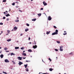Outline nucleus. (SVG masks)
Segmentation results:
<instances>
[{
	"mask_svg": "<svg viewBox=\"0 0 74 74\" xmlns=\"http://www.w3.org/2000/svg\"><path fill=\"white\" fill-rule=\"evenodd\" d=\"M10 31L8 30V34H9L10 33Z\"/></svg>",
	"mask_w": 74,
	"mask_h": 74,
	"instance_id": "obj_38",
	"label": "nucleus"
},
{
	"mask_svg": "<svg viewBox=\"0 0 74 74\" xmlns=\"http://www.w3.org/2000/svg\"><path fill=\"white\" fill-rule=\"evenodd\" d=\"M15 3H18V2H16Z\"/></svg>",
	"mask_w": 74,
	"mask_h": 74,
	"instance_id": "obj_54",
	"label": "nucleus"
},
{
	"mask_svg": "<svg viewBox=\"0 0 74 74\" xmlns=\"http://www.w3.org/2000/svg\"><path fill=\"white\" fill-rule=\"evenodd\" d=\"M28 52H32V50L30 49H29L28 50Z\"/></svg>",
	"mask_w": 74,
	"mask_h": 74,
	"instance_id": "obj_11",
	"label": "nucleus"
},
{
	"mask_svg": "<svg viewBox=\"0 0 74 74\" xmlns=\"http://www.w3.org/2000/svg\"><path fill=\"white\" fill-rule=\"evenodd\" d=\"M7 1V0H3L2 1L3 2H6Z\"/></svg>",
	"mask_w": 74,
	"mask_h": 74,
	"instance_id": "obj_30",
	"label": "nucleus"
},
{
	"mask_svg": "<svg viewBox=\"0 0 74 74\" xmlns=\"http://www.w3.org/2000/svg\"><path fill=\"white\" fill-rule=\"evenodd\" d=\"M23 35V34H21L20 35L21 36H22Z\"/></svg>",
	"mask_w": 74,
	"mask_h": 74,
	"instance_id": "obj_49",
	"label": "nucleus"
},
{
	"mask_svg": "<svg viewBox=\"0 0 74 74\" xmlns=\"http://www.w3.org/2000/svg\"><path fill=\"white\" fill-rule=\"evenodd\" d=\"M23 64V63L22 62H19L18 64H19L20 66H21V64Z\"/></svg>",
	"mask_w": 74,
	"mask_h": 74,
	"instance_id": "obj_7",
	"label": "nucleus"
},
{
	"mask_svg": "<svg viewBox=\"0 0 74 74\" xmlns=\"http://www.w3.org/2000/svg\"><path fill=\"white\" fill-rule=\"evenodd\" d=\"M57 43H58V44H60V41H57Z\"/></svg>",
	"mask_w": 74,
	"mask_h": 74,
	"instance_id": "obj_29",
	"label": "nucleus"
},
{
	"mask_svg": "<svg viewBox=\"0 0 74 74\" xmlns=\"http://www.w3.org/2000/svg\"><path fill=\"white\" fill-rule=\"evenodd\" d=\"M25 32H27V31H29V29H25Z\"/></svg>",
	"mask_w": 74,
	"mask_h": 74,
	"instance_id": "obj_21",
	"label": "nucleus"
},
{
	"mask_svg": "<svg viewBox=\"0 0 74 74\" xmlns=\"http://www.w3.org/2000/svg\"><path fill=\"white\" fill-rule=\"evenodd\" d=\"M64 33L63 34V35H66V34H67V33H66V32L64 31Z\"/></svg>",
	"mask_w": 74,
	"mask_h": 74,
	"instance_id": "obj_13",
	"label": "nucleus"
},
{
	"mask_svg": "<svg viewBox=\"0 0 74 74\" xmlns=\"http://www.w3.org/2000/svg\"><path fill=\"white\" fill-rule=\"evenodd\" d=\"M3 33V31H1V34H2Z\"/></svg>",
	"mask_w": 74,
	"mask_h": 74,
	"instance_id": "obj_53",
	"label": "nucleus"
},
{
	"mask_svg": "<svg viewBox=\"0 0 74 74\" xmlns=\"http://www.w3.org/2000/svg\"><path fill=\"white\" fill-rule=\"evenodd\" d=\"M3 13L4 14H6V13H5V12H3Z\"/></svg>",
	"mask_w": 74,
	"mask_h": 74,
	"instance_id": "obj_52",
	"label": "nucleus"
},
{
	"mask_svg": "<svg viewBox=\"0 0 74 74\" xmlns=\"http://www.w3.org/2000/svg\"><path fill=\"white\" fill-rule=\"evenodd\" d=\"M42 61L43 62H44V61H43V60H42Z\"/></svg>",
	"mask_w": 74,
	"mask_h": 74,
	"instance_id": "obj_62",
	"label": "nucleus"
},
{
	"mask_svg": "<svg viewBox=\"0 0 74 74\" xmlns=\"http://www.w3.org/2000/svg\"><path fill=\"white\" fill-rule=\"evenodd\" d=\"M21 49L22 50H23L24 49V47H22L21 48Z\"/></svg>",
	"mask_w": 74,
	"mask_h": 74,
	"instance_id": "obj_27",
	"label": "nucleus"
},
{
	"mask_svg": "<svg viewBox=\"0 0 74 74\" xmlns=\"http://www.w3.org/2000/svg\"><path fill=\"white\" fill-rule=\"evenodd\" d=\"M3 25V23H0V25Z\"/></svg>",
	"mask_w": 74,
	"mask_h": 74,
	"instance_id": "obj_32",
	"label": "nucleus"
},
{
	"mask_svg": "<svg viewBox=\"0 0 74 74\" xmlns=\"http://www.w3.org/2000/svg\"><path fill=\"white\" fill-rule=\"evenodd\" d=\"M12 31H14V29H12Z\"/></svg>",
	"mask_w": 74,
	"mask_h": 74,
	"instance_id": "obj_59",
	"label": "nucleus"
},
{
	"mask_svg": "<svg viewBox=\"0 0 74 74\" xmlns=\"http://www.w3.org/2000/svg\"><path fill=\"white\" fill-rule=\"evenodd\" d=\"M55 50L56 51H58V50L57 49H55Z\"/></svg>",
	"mask_w": 74,
	"mask_h": 74,
	"instance_id": "obj_39",
	"label": "nucleus"
},
{
	"mask_svg": "<svg viewBox=\"0 0 74 74\" xmlns=\"http://www.w3.org/2000/svg\"><path fill=\"white\" fill-rule=\"evenodd\" d=\"M26 25L27 26H29V24L28 23H27Z\"/></svg>",
	"mask_w": 74,
	"mask_h": 74,
	"instance_id": "obj_34",
	"label": "nucleus"
},
{
	"mask_svg": "<svg viewBox=\"0 0 74 74\" xmlns=\"http://www.w3.org/2000/svg\"><path fill=\"white\" fill-rule=\"evenodd\" d=\"M41 10H43V8H41Z\"/></svg>",
	"mask_w": 74,
	"mask_h": 74,
	"instance_id": "obj_44",
	"label": "nucleus"
},
{
	"mask_svg": "<svg viewBox=\"0 0 74 74\" xmlns=\"http://www.w3.org/2000/svg\"><path fill=\"white\" fill-rule=\"evenodd\" d=\"M6 16L8 17V16H10V15L9 14H8L6 15H5Z\"/></svg>",
	"mask_w": 74,
	"mask_h": 74,
	"instance_id": "obj_20",
	"label": "nucleus"
},
{
	"mask_svg": "<svg viewBox=\"0 0 74 74\" xmlns=\"http://www.w3.org/2000/svg\"><path fill=\"white\" fill-rule=\"evenodd\" d=\"M34 42H35V45H36V42L34 41Z\"/></svg>",
	"mask_w": 74,
	"mask_h": 74,
	"instance_id": "obj_51",
	"label": "nucleus"
},
{
	"mask_svg": "<svg viewBox=\"0 0 74 74\" xmlns=\"http://www.w3.org/2000/svg\"><path fill=\"white\" fill-rule=\"evenodd\" d=\"M7 21H9V18H7Z\"/></svg>",
	"mask_w": 74,
	"mask_h": 74,
	"instance_id": "obj_45",
	"label": "nucleus"
},
{
	"mask_svg": "<svg viewBox=\"0 0 74 74\" xmlns=\"http://www.w3.org/2000/svg\"><path fill=\"white\" fill-rule=\"evenodd\" d=\"M23 59H26V57H23Z\"/></svg>",
	"mask_w": 74,
	"mask_h": 74,
	"instance_id": "obj_46",
	"label": "nucleus"
},
{
	"mask_svg": "<svg viewBox=\"0 0 74 74\" xmlns=\"http://www.w3.org/2000/svg\"><path fill=\"white\" fill-rule=\"evenodd\" d=\"M50 31H49V32H47L46 33V34H49L50 33Z\"/></svg>",
	"mask_w": 74,
	"mask_h": 74,
	"instance_id": "obj_12",
	"label": "nucleus"
},
{
	"mask_svg": "<svg viewBox=\"0 0 74 74\" xmlns=\"http://www.w3.org/2000/svg\"><path fill=\"white\" fill-rule=\"evenodd\" d=\"M69 55H73V52H72L69 53Z\"/></svg>",
	"mask_w": 74,
	"mask_h": 74,
	"instance_id": "obj_24",
	"label": "nucleus"
},
{
	"mask_svg": "<svg viewBox=\"0 0 74 74\" xmlns=\"http://www.w3.org/2000/svg\"><path fill=\"white\" fill-rule=\"evenodd\" d=\"M43 4L44 5H47V3H46V2H45L44 1L43 2Z\"/></svg>",
	"mask_w": 74,
	"mask_h": 74,
	"instance_id": "obj_5",
	"label": "nucleus"
},
{
	"mask_svg": "<svg viewBox=\"0 0 74 74\" xmlns=\"http://www.w3.org/2000/svg\"><path fill=\"white\" fill-rule=\"evenodd\" d=\"M19 11H20V12H22V10H19Z\"/></svg>",
	"mask_w": 74,
	"mask_h": 74,
	"instance_id": "obj_43",
	"label": "nucleus"
},
{
	"mask_svg": "<svg viewBox=\"0 0 74 74\" xmlns=\"http://www.w3.org/2000/svg\"><path fill=\"white\" fill-rule=\"evenodd\" d=\"M7 41L8 42L10 41H11V39H9L7 40Z\"/></svg>",
	"mask_w": 74,
	"mask_h": 74,
	"instance_id": "obj_22",
	"label": "nucleus"
},
{
	"mask_svg": "<svg viewBox=\"0 0 74 74\" xmlns=\"http://www.w3.org/2000/svg\"><path fill=\"white\" fill-rule=\"evenodd\" d=\"M38 16H41V13H40L39 14H38Z\"/></svg>",
	"mask_w": 74,
	"mask_h": 74,
	"instance_id": "obj_28",
	"label": "nucleus"
},
{
	"mask_svg": "<svg viewBox=\"0 0 74 74\" xmlns=\"http://www.w3.org/2000/svg\"><path fill=\"white\" fill-rule=\"evenodd\" d=\"M25 70L27 71H29V69H28V68H26L25 69Z\"/></svg>",
	"mask_w": 74,
	"mask_h": 74,
	"instance_id": "obj_25",
	"label": "nucleus"
},
{
	"mask_svg": "<svg viewBox=\"0 0 74 74\" xmlns=\"http://www.w3.org/2000/svg\"><path fill=\"white\" fill-rule=\"evenodd\" d=\"M12 63H13V64H15V62H14V61H12Z\"/></svg>",
	"mask_w": 74,
	"mask_h": 74,
	"instance_id": "obj_26",
	"label": "nucleus"
},
{
	"mask_svg": "<svg viewBox=\"0 0 74 74\" xmlns=\"http://www.w3.org/2000/svg\"><path fill=\"white\" fill-rule=\"evenodd\" d=\"M55 33L56 34H58V30L56 29Z\"/></svg>",
	"mask_w": 74,
	"mask_h": 74,
	"instance_id": "obj_6",
	"label": "nucleus"
},
{
	"mask_svg": "<svg viewBox=\"0 0 74 74\" xmlns=\"http://www.w3.org/2000/svg\"><path fill=\"white\" fill-rule=\"evenodd\" d=\"M15 22H19V20H16L15 21Z\"/></svg>",
	"mask_w": 74,
	"mask_h": 74,
	"instance_id": "obj_31",
	"label": "nucleus"
},
{
	"mask_svg": "<svg viewBox=\"0 0 74 74\" xmlns=\"http://www.w3.org/2000/svg\"><path fill=\"white\" fill-rule=\"evenodd\" d=\"M17 19H19V17H17Z\"/></svg>",
	"mask_w": 74,
	"mask_h": 74,
	"instance_id": "obj_58",
	"label": "nucleus"
},
{
	"mask_svg": "<svg viewBox=\"0 0 74 74\" xmlns=\"http://www.w3.org/2000/svg\"><path fill=\"white\" fill-rule=\"evenodd\" d=\"M15 3H12V4L13 5H15Z\"/></svg>",
	"mask_w": 74,
	"mask_h": 74,
	"instance_id": "obj_36",
	"label": "nucleus"
},
{
	"mask_svg": "<svg viewBox=\"0 0 74 74\" xmlns=\"http://www.w3.org/2000/svg\"><path fill=\"white\" fill-rule=\"evenodd\" d=\"M7 48H5L4 50H5V51H7Z\"/></svg>",
	"mask_w": 74,
	"mask_h": 74,
	"instance_id": "obj_33",
	"label": "nucleus"
},
{
	"mask_svg": "<svg viewBox=\"0 0 74 74\" xmlns=\"http://www.w3.org/2000/svg\"><path fill=\"white\" fill-rule=\"evenodd\" d=\"M43 74H49V73H43Z\"/></svg>",
	"mask_w": 74,
	"mask_h": 74,
	"instance_id": "obj_47",
	"label": "nucleus"
},
{
	"mask_svg": "<svg viewBox=\"0 0 74 74\" xmlns=\"http://www.w3.org/2000/svg\"><path fill=\"white\" fill-rule=\"evenodd\" d=\"M19 47H15V49H19Z\"/></svg>",
	"mask_w": 74,
	"mask_h": 74,
	"instance_id": "obj_16",
	"label": "nucleus"
},
{
	"mask_svg": "<svg viewBox=\"0 0 74 74\" xmlns=\"http://www.w3.org/2000/svg\"><path fill=\"white\" fill-rule=\"evenodd\" d=\"M25 52V51H23V53H24V52Z\"/></svg>",
	"mask_w": 74,
	"mask_h": 74,
	"instance_id": "obj_56",
	"label": "nucleus"
},
{
	"mask_svg": "<svg viewBox=\"0 0 74 74\" xmlns=\"http://www.w3.org/2000/svg\"><path fill=\"white\" fill-rule=\"evenodd\" d=\"M32 21H36V18H35L34 19H33L32 20Z\"/></svg>",
	"mask_w": 74,
	"mask_h": 74,
	"instance_id": "obj_17",
	"label": "nucleus"
},
{
	"mask_svg": "<svg viewBox=\"0 0 74 74\" xmlns=\"http://www.w3.org/2000/svg\"><path fill=\"white\" fill-rule=\"evenodd\" d=\"M49 60H50V62H51L52 60H51V58H49Z\"/></svg>",
	"mask_w": 74,
	"mask_h": 74,
	"instance_id": "obj_35",
	"label": "nucleus"
},
{
	"mask_svg": "<svg viewBox=\"0 0 74 74\" xmlns=\"http://www.w3.org/2000/svg\"><path fill=\"white\" fill-rule=\"evenodd\" d=\"M13 29L14 30H17L18 27H14Z\"/></svg>",
	"mask_w": 74,
	"mask_h": 74,
	"instance_id": "obj_8",
	"label": "nucleus"
},
{
	"mask_svg": "<svg viewBox=\"0 0 74 74\" xmlns=\"http://www.w3.org/2000/svg\"><path fill=\"white\" fill-rule=\"evenodd\" d=\"M49 71H52V69L50 68L49 69Z\"/></svg>",
	"mask_w": 74,
	"mask_h": 74,
	"instance_id": "obj_23",
	"label": "nucleus"
},
{
	"mask_svg": "<svg viewBox=\"0 0 74 74\" xmlns=\"http://www.w3.org/2000/svg\"><path fill=\"white\" fill-rule=\"evenodd\" d=\"M53 27L54 28H55V29H56V28H57V27L55 26H53Z\"/></svg>",
	"mask_w": 74,
	"mask_h": 74,
	"instance_id": "obj_37",
	"label": "nucleus"
},
{
	"mask_svg": "<svg viewBox=\"0 0 74 74\" xmlns=\"http://www.w3.org/2000/svg\"><path fill=\"white\" fill-rule=\"evenodd\" d=\"M18 59H19V60H22V58L20 57H18L17 58Z\"/></svg>",
	"mask_w": 74,
	"mask_h": 74,
	"instance_id": "obj_9",
	"label": "nucleus"
},
{
	"mask_svg": "<svg viewBox=\"0 0 74 74\" xmlns=\"http://www.w3.org/2000/svg\"><path fill=\"white\" fill-rule=\"evenodd\" d=\"M4 56V55L3 54H1L0 55V57L1 58H3Z\"/></svg>",
	"mask_w": 74,
	"mask_h": 74,
	"instance_id": "obj_10",
	"label": "nucleus"
},
{
	"mask_svg": "<svg viewBox=\"0 0 74 74\" xmlns=\"http://www.w3.org/2000/svg\"><path fill=\"white\" fill-rule=\"evenodd\" d=\"M31 1H33V0H31Z\"/></svg>",
	"mask_w": 74,
	"mask_h": 74,
	"instance_id": "obj_63",
	"label": "nucleus"
},
{
	"mask_svg": "<svg viewBox=\"0 0 74 74\" xmlns=\"http://www.w3.org/2000/svg\"><path fill=\"white\" fill-rule=\"evenodd\" d=\"M6 12H8V11H5Z\"/></svg>",
	"mask_w": 74,
	"mask_h": 74,
	"instance_id": "obj_55",
	"label": "nucleus"
},
{
	"mask_svg": "<svg viewBox=\"0 0 74 74\" xmlns=\"http://www.w3.org/2000/svg\"><path fill=\"white\" fill-rule=\"evenodd\" d=\"M6 35H8V34H7Z\"/></svg>",
	"mask_w": 74,
	"mask_h": 74,
	"instance_id": "obj_61",
	"label": "nucleus"
},
{
	"mask_svg": "<svg viewBox=\"0 0 74 74\" xmlns=\"http://www.w3.org/2000/svg\"><path fill=\"white\" fill-rule=\"evenodd\" d=\"M63 47L62 46H61V47H60V51H63V49L62 48Z\"/></svg>",
	"mask_w": 74,
	"mask_h": 74,
	"instance_id": "obj_1",
	"label": "nucleus"
},
{
	"mask_svg": "<svg viewBox=\"0 0 74 74\" xmlns=\"http://www.w3.org/2000/svg\"><path fill=\"white\" fill-rule=\"evenodd\" d=\"M27 64L26 65H24V66L25 67V68H27Z\"/></svg>",
	"mask_w": 74,
	"mask_h": 74,
	"instance_id": "obj_14",
	"label": "nucleus"
},
{
	"mask_svg": "<svg viewBox=\"0 0 74 74\" xmlns=\"http://www.w3.org/2000/svg\"><path fill=\"white\" fill-rule=\"evenodd\" d=\"M37 45L33 46V48L34 49H36V48H37Z\"/></svg>",
	"mask_w": 74,
	"mask_h": 74,
	"instance_id": "obj_4",
	"label": "nucleus"
},
{
	"mask_svg": "<svg viewBox=\"0 0 74 74\" xmlns=\"http://www.w3.org/2000/svg\"><path fill=\"white\" fill-rule=\"evenodd\" d=\"M55 34H56V33L55 32L53 33L52 34V35H55Z\"/></svg>",
	"mask_w": 74,
	"mask_h": 74,
	"instance_id": "obj_18",
	"label": "nucleus"
},
{
	"mask_svg": "<svg viewBox=\"0 0 74 74\" xmlns=\"http://www.w3.org/2000/svg\"><path fill=\"white\" fill-rule=\"evenodd\" d=\"M23 55H24V56H26V54L25 53H22Z\"/></svg>",
	"mask_w": 74,
	"mask_h": 74,
	"instance_id": "obj_15",
	"label": "nucleus"
},
{
	"mask_svg": "<svg viewBox=\"0 0 74 74\" xmlns=\"http://www.w3.org/2000/svg\"><path fill=\"white\" fill-rule=\"evenodd\" d=\"M3 73H4V74H7L6 72H3Z\"/></svg>",
	"mask_w": 74,
	"mask_h": 74,
	"instance_id": "obj_40",
	"label": "nucleus"
},
{
	"mask_svg": "<svg viewBox=\"0 0 74 74\" xmlns=\"http://www.w3.org/2000/svg\"><path fill=\"white\" fill-rule=\"evenodd\" d=\"M29 44H31V43H32L31 42H30L29 43Z\"/></svg>",
	"mask_w": 74,
	"mask_h": 74,
	"instance_id": "obj_60",
	"label": "nucleus"
},
{
	"mask_svg": "<svg viewBox=\"0 0 74 74\" xmlns=\"http://www.w3.org/2000/svg\"><path fill=\"white\" fill-rule=\"evenodd\" d=\"M5 63H8L10 62V61L7 59H5Z\"/></svg>",
	"mask_w": 74,
	"mask_h": 74,
	"instance_id": "obj_3",
	"label": "nucleus"
},
{
	"mask_svg": "<svg viewBox=\"0 0 74 74\" xmlns=\"http://www.w3.org/2000/svg\"><path fill=\"white\" fill-rule=\"evenodd\" d=\"M15 55V54L13 53H11V56H12V55Z\"/></svg>",
	"mask_w": 74,
	"mask_h": 74,
	"instance_id": "obj_19",
	"label": "nucleus"
},
{
	"mask_svg": "<svg viewBox=\"0 0 74 74\" xmlns=\"http://www.w3.org/2000/svg\"><path fill=\"white\" fill-rule=\"evenodd\" d=\"M52 19V18H51V16H49L48 17V20L49 21H51Z\"/></svg>",
	"mask_w": 74,
	"mask_h": 74,
	"instance_id": "obj_2",
	"label": "nucleus"
},
{
	"mask_svg": "<svg viewBox=\"0 0 74 74\" xmlns=\"http://www.w3.org/2000/svg\"><path fill=\"white\" fill-rule=\"evenodd\" d=\"M3 19H5V16L3 17Z\"/></svg>",
	"mask_w": 74,
	"mask_h": 74,
	"instance_id": "obj_41",
	"label": "nucleus"
},
{
	"mask_svg": "<svg viewBox=\"0 0 74 74\" xmlns=\"http://www.w3.org/2000/svg\"><path fill=\"white\" fill-rule=\"evenodd\" d=\"M28 40H30V37L29 38Z\"/></svg>",
	"mask_w": 74,
	"mask_h": 74,
	"instance_id": "obj_48",
	"label": "nucleus"
},
{
	"mask_svg": "<svg viewBox=\"0 0 74 74\" xmlns=\"http://www.w3.org/2000/svg\"><path fill=\"white\" fill-rule=\"evenodd\" d=\"M11 11V9H10L9 11Z\"/></svg>",
	"mask_w": 74,
	"mask_h": 74,
	"instance_id": "obj_57",
	"label": "nucleus"
},
{
	"mask_svg": "<svg viewBox=\"0 0 74 74\" xmlns=\"http://www.w3.org/2000/svg\"><path fill=\"white\" fill-rule=\"evenodd\" d=\"M6 52H9V51H6Z\"/></svg>",
	"mask_w": 74,
	"mask_h": 74,
	"instance_id": "obj_50",
	"label": "nucleus"
},
{
	"mask_svg": "<svg viewBox=\"0 0 74 74\" xmlns=\"http://www.w3.org/2000/svg\"><path fill=\"white\" fill-rule=\"evenodd\" d=\"M30 62V61L26 60V62Z\"/></svg>",
	"mask_w": 74,
	"mask_h": 74,
	"instance_id": "obj_42",
	"label": "nucleus"
},
{
	"mask_svg": "<svg viewBox=\"0 0 74 74\" xmlns=\"http://www.w3.org/2000/svg\"><path fill=\"white\" fill-rule=\"evenodd\" d=\"M0 49H1V47H0Z\"/></svg>",
	"mask_w": 74,
	"mask_h": 74,
	"instance_id": "obj_64",
	"label": "nucleus"
}]
</instances>
